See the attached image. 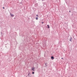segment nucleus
<instances>
[{
  "label": "nucleus",
  "mask_w": 77,
  "mask_h": 77,
  "mask_svg": "<svg viewBox=\"0 0 77 77\" xmlns=\"http://www.w3.org/2000/svg\"><path fill=\"white\" fill-rule=\"evenodd\" d=\"M31 70L33 71H35V68L32 67L31 68Z\"/></svg>",
  "instance_id": "obj_1"
},
{
  "label": "nucleus",
  "mask_w": 77,
  "mask_h": 77,
  "mask_svg": "<svg viewBox=\"0 0 77 77\" xmlns=\"http://www.w3.org/2000/svg\"><path fill=\"white\" fill-rule=\"evenodd\" d=\"M10 15L11 16V17H14V14H11V13H10Z\"/></svg>",
  "instance_id": "obj_2"
},
{
  "label": "nucleus",
  "mask_w": 77,
  "mask_h": 77,
  "mask_svg": "<svg viewBox=\"0 0 77 77\" xmlns=\"http://www.w3.org/2000/svg\"><path fill=\"white\" fill-rule=\"evenodd\" d=\"M72 37L70 38V39L69 40L70 41H72Z\"/></svg>",
  "instance_id": "obj_3"
},
{
  "label": "nucleus",
  "mask_w": 77,
  "mask_h": 77,
  "mask_svg": "<svg viewBox=\"0 0 77 77\" xmlns=\"http://www.w3.org/2000/svg\"><path fill=\"white\" fill-rule=\"evenodd\" d=\"M47 26H48V29H49V28H50V26H49V25H47Z\"/></svg>",
  "instance_id": "obj_4"
},
{
  "label": "nucleus",
  "mask_w": 77,
  "mask_h": 77,
  "mask_svg": "<svg viewBox=\"0 0 77 77\" xmlns=\"http://www.w3.org/2000/svg\"><path fill=\"white\" fill-rule=\"evenodd\" d=\"M51 59H54V57H53L52 56L51 57Z\"/></svg>",
  "instance_id": "obj_5"
},
{
  "label": "nucleus",
  "mask_w": 77,
  "mask_h": 77,
  "mask_svg": "<svg viewBox=\"0 0 77 77\" xmlns=\"http://www.w3.org/2000/svg\"><path fill=\"white\" fill-rule=\"evenodd\" d=\"M36 20H38V17H36Z\"/></svg>",
  "instance_id": "obj_6"
},
{
  "label": "nucleus",
  "mask_w": 77,
  "mask_h": 77,
  "mask_svg": "<svg viewBox=\"0 0 77 77\" xmlns=\"http://www.w3.org/2000/svg\"><path fill=\"white\" fill-rule=\"evenodd\" d=\"M32 74H35V72H32Z\"/></svg>",
  "instance_id": "obj_7"
},
{
  "label": "nucleus",
  "mask_w": 77,
  "mask_h": 77,
  "mask_svg": "<svg viewBox=\"0 0 77 77\" xmlns=\"http://www.w3.org/2000/svg\"><path fill=\"white\" fill-rule=\"evenodd\" d=\"M36 16H37V17H38V14L36 15Z\"/></svg>",
  "instance_id": "obj_8"
},
{
  "label": "nucleus",
  "mask_w": 77,
  "mask_h": 77,
  "mask_svg": "<svg viewBox=\"0 0 77 77\" xmlns=\"http://www.w3.org/2000/svg\"><path fill=\"white\" fill-rule=\"evenodd\" d=\"M42 24H43V23H44V22H42Z\"/></svg>",
  "instance_id": "obj_9"
},
{
  "label": "nucleus",
  "mask_w": 77,
  "mask_h": 77,
  "mask_svg": "<svg viewBox=\"0 0 77 77\" xmlns=\"http://www.w3.org/2000/svg\"><path fill=\"white\" fill-rule=\"evenodd\" d=\"M3 9H5V7H3Z\"/></svg>",
  "instance_id": "obj_10"
},
{
  "label": "nucleus",
  "mask_w": 77,
  "mask_h": 77,
  "mask_svg": "<svg viewBox=\"0 0 77 77\" xmlns=\"http://www.w3.org/2000/svg\"><path fill=\"white\" fill-rule=\"evenodd\" d=\"M69 12H71V11H69Z\"/></svg>",
  "instance_id": "obj_11"
},
{
  "label": "nucleus",
  "mask_w": 77,
  "mask_h": 77,
  "mask_svg": "<svg viewBox=\"0 0 77 77\" xmlns=\"http://www.w3.org/2000/svg\"><path fill=\"white\" fill-rule=\"evenodd\" d=\"M29 74H30V73L28 74V75H29Z\"/></svg>",
  "instance_id": "obj_12"
},
{
  "label": "nucleus",
  "mask_w": 77,
  "mask_h": 77,
  "mask_svg": "<svg viewBox=\"0 0 77 77\" xmlns=\"http://www.w3.org/2000/svg\"><path fill=\"white\" fill-rule=\"evenodd\" d=\"M61 59H63V58H62Z\"/></svg>",
  "instance_id": "obj_13"
}]
</instances>
